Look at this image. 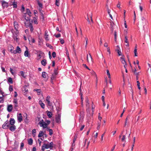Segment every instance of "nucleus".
<instances>
[{
	"label": "nucleus",
	"mask_w": 151,
	"mask_h": 151,
	"mask_svg": "<svg viewBox=\"0 0 151 151\" xmlns=\"http://www.w3.org/2000/svg\"><path fill=\"white\" fill-rule=\"evenodd\" d=\"M120 5H121V2L120 1H119L118 2V3L117 4V8H118L119 9H120L121 8L120 7Z\"/></svg>",
	"instance_id": "nucleus-41"
},
{
	"label": "nucleus",
	"mask_w": 151,
	"mask_h": 151,
	"mask_svg": "<svg viewBox=\"0 0 151 151\" xmlns=\"http://www.w3.org/2000/svg\"><path fill=\"white\" fill-rule=\"evenodd\" d=\"M31 20L30 21H26V22H24V24L27 27H28L29 26L30 24H32V23L30 22Z\"/></svg>",
	"instance_id": "nucleus-20"
},
{
	"label": "nucleus",
	"mask_w": 151,
	"mask_h": 151,
	"mask_svg": "<svg viewBox=\"0 0 151 151\" xmlns=\"http://www.w3.org/2000/svg\"><path fill=\"white\" fill-rule=\"evenodd\" d=\"M47 115L48 116L49 118H51L52 116V113L51 112L49 111H47Z\"/></svg>",
	"instance_id": "nucleus-25"
},
{
	"label": "nucleus",
	"mask_w": 151,
	"mask_h": 151,
	"mask_svg": "<svg viewBox=\"0 0 151 151\" xmlns=\"http://www.w3.org/2000/svg\"><path fill=\"white\" fill-rule=\"evenodd\" d=\"M114 39L115 41H116L117 37L116 32V31L114 32Z\"/></svg>",
	"instance_id": "nucleus-51"
},
{
	"label": "nucleus",
	"mask_w": 151,
	"mask_h": 151,
	"mask_svg": "<svg viewBox=\"0 0 151 151\" xmlns=\"http://www.w3.org/2000/svg\"><path fill=\"white\" fill-rule=\"evenodd\" d=\"M52 56L53 58H55L56 57V54L55 52H52Z\"/></svg>",
	"instance_id": "nucleus-55"
},
{
	"label": "nucleus",
	"mask_w": 151,
	"mask_h": 151,
	"mask_svg": "<svg viewBox=\"0 0 151 151\" xmlns=\"http://www.w3.org/2000/svg\"><path fill=\"white\" fill-rule=\"evenodd\" d=\"M44 135V133L42 131H40V132L39 134L38 135L39 137H42Z\"/></svg>",
	"instance_id": "nucleus-31"
},
{
	"label": "nucleus",
	"mask_w": 151,
	"mask_h": 151,
	"mask_svg": "<svg viewBox=\"0 0 151 151\" xmlns=\"http://www.w3.org/2000/svg\"><path fill=\"white\" fill-rule=\"evenodd\" d=\"M10 124L12 125H14L15 121L13 118H11L10 119Z\"/></svg>",
	"instance_id": "nucleus-18"
},
{
	"label": "nucleus",
	"mask_w": 151,
	"mask_h": 151,
	"mask_svg": "<svg viewBox=\"0 0 151 151\" xmlns=\"http://www.w3.org/2000/svg\"><path fill=\"white\" fill-rule=\"evenodd\" d=\"M141 19L142 21H146V19L144 17H141Z\"/></svg>",
	"instance_id": "nucleus-64"
},
{
	"label": "nucleus",
	"mask_w": 151,
	"mask_h": 151,
	"mask_svg": "<svg viewBox=\"0 0 151 151\" xmlns=\"http://www.w3.org/2000/svg\"><path fill=\"white\" fill-rule=\"evenodd\" d=\"M10 72H11V73L12 75L14 74L13 70V69L11 68H10Z\"/></svg>",
	"instance_id": "nucleus-63"
},
{
	"label": "nucleus",
	"mask_w": 151,
	"mask_h": 151,
	"mask_svg": "<svg viewBox=\"0 0 151 151\" xmlns=\"http://www.w3.org/2000/svg\"><path fill=\"white\" fill-rule=\"evenodd\" d=\"M18 36L15 35L14 34H13V38L15 40H16L17 42L18 40V39L17 37Z\"/></svg>",
	"instance_id": "nucleus-33"
},
{
	"label": "nucleus",
	"mask_w": 151,
	"mask_h": 151,
	"mask_svg": "<svg viewBox=\"0 0 151 151\" xmlns=\"http://www.w3.org/2000/svg\"><path fill=\"white\" fill-rule=\"evenodd\" d=\"M117 52L118 54V55L119 56H120L122 55V52L119 50L118 49L117 50Z\"/></svg>",
	"instance_id": "nucleus-59"
},
{
	"label": "nucleus",
	"mask_w": 151,
	"mask_h": 151,
	"mask_svg": "<svg viewBox=\"0 0 151 151\" xmlns=\"http://www.w3.org/2000/svg\"><path fill=\"white\" fill-rule=\"evenodd\" d=\"M14 25L15 29H18L19 25L17 22H14Z\"/></svg>",
	"instance_id": "nucleus-15"
},
{
	"label": "nucleus",
	"mask_w": 151,
	"mask_h": 151,
	"mask_svg": "<svg viewBox=\"0 0 151 151\" xmlns=\"http://www.w3.org/2000/svg\"><path fill=\"white\" fill-rule=\"evenodd\" d=\"M75 142H73L72 144L71 145V147L70 148V150L71 151H72L74 149V148L75 147Z\"/></svg>",
	"instance_id": "nucleus-28"
},
{
	"label": "nucleus",
	"mask_w": 151,
	"mask_h": 151,
	"mask_svg": "<svg viewBox=\"0 0 151 151\" xmlns=\"http://www.w3.org/2000/svg\"><path fill=\"white\" fill-rule=\"evenodd\" d=\"M85 116V112L83 111H81L80 112V116H82V120L84 118V116Z\"/></svg>",
	"instance_id": "nucleus-17"
},
{
	"label": "nucleus",
	"mask_w": 151,
	"mask_h": 151,
	"mask_svg": "<svg viewBox=\"0 0 151 151\" xmlns=\"http://www.w3.org/2000/svg\"><path fill=\"white\" fill-rule=\"evenodd\" d=\"M89 55L87 54V62L89 63V61H91L92 62V59L91 56V55L90 53H89Z\"/></svg>",
	"instance_id": "nucleus-11"
},
{
	"label": "nucleus",
	"mask_w": 151,
	"mask_h": 151,
	"mask_svg": "<svg viewBox=\"0 0 151 151\" xmlns=\"http://www.w3.org/2000/svg\"><path fill=\"white\" fill-rule=\"evenodd\" d=\"M41 63L42 65L44 66H45L47 64L46 60V59L43 60L41 61Z\"/></svg>",
	"instance_id": "nucleus-22"
},
{
	"label": "nucleus",
	"mask_w": 151,
	"mask_h": 151,
	"mask_svg": "<svg viewBox=\"0 0 151 151\" xmlns=\"http://www.w3.org/2000/svg\"><path fill=\"white\" fill-rule=\"evenodd\" d=\"M10 126V124L8 121H6L2 126V127L4 129H6Z\"/></svg>",
	"instance_id": "nucleus-2"
},
{
	"label": "nucleus",
	"mask_w": 151,
	"mask_h": 151,
	"mask_svg": "<svg viewBox=\"0 0 151 151\" xmlns=\"http://www.w3.org/2000/svg\"><path fill=\"white\" fill-rule=\"evenodd\" d=\"M120 59L121 60L122 63L123 64H125V65H127L126 63L125 60L124 58L123 57H121L120 58Z\"/></svg>",
	"instance_id": "nucleus-21"
},
{
	"label": "nucleus",
	"mask_w": 151,
	"mask_h": 151,
	"mask_svg": "<svg viewBox=\"0 0 151 151\" xmlns=\"http://www.w3.org/2000/svg\"><path fill=\"white\" fill-rule=\"evenodd\" d=\"M137 45H136L135 47L134 50V55L135 56H137Z\"/></svg>",
	"instance_id": "nucleus-26"
},
{
	"label": "nucleus",
	"mask_w": 151,
	"mask_h": 151,
	"mask_svg": "<svg viewBox=\"0 0 151 151\" xmlns=\"http://www.w3.org/2000/svg\"><path fill=\"white\" fill-rule=\"evenodd\" d=\"M2 6L4 8H7L8 6V4L7 2L4 1H1Z\"/></svg>",
	"instance_id": "nucleus-3"
},
{
	"label": "nucleus",
	"mask_w": 151,
	"mask_h": 151,
	"mask_svg": "<svg viewBox=\"0 0 151 151\" xmlns=\"http://www.w3.org/2000/svg\"><path fill=\"white\" fill-rule=\"evenodd\" d=\"M32 22H34L35 24H38L37 19L35 17L33 18Z\"/></svg>",
	"instance_id": "nucleus-23"
},
{
	"label": "nucleus",
	"mask_w": 151,
	"mask_h": 151,
	"mask_svg": "<svg viewBox=\"0 0 151 151\" xmlns=\"http://www.w3.org/2000/svg\"><path fill=\"white\" fill-rule=\"evenodd\" d=\"M37 2L39 7L42 9V4L40 2L39 0H38Z\"/></svg>",
	"instance_id": "nucleus-30"
},
{
	"label": "nucleus",
	"mask_w": 151,
	"mask_h": 151,
	"mask_svg": "<svg viewBox=\"0 0 151 151\" xmlns=\"http://www.w3.org/2000/svg\"><path fill=\"white\" fill-rule=\"evenodd\" d=\"M3 92L0 89V103L2 102L4 100Z\"/></svg>",
	"instance_id": "nucleus-6"
},
{
	"label": "nucleus",
	"mask_w": 151,
	"mask_h": 151,
	"mask_svg": "<svg viewBox=\"0 0 151 151\" xmlns=\"http://www.w3.org/2000/svg\"><path fill=\"white\" fill-rule=\"evenodd\" d=\"M55 36L56 38H59L60 37L61 35L59 33L57 35H55Z\"/></svg>",
	"instance_id": "nucleus-62"
},
{
	"label": "nucleus",
	"mask_w": 151,
	"mask_h": 151,
	"mask_svg": "<svg viewBox=\"0 0 151 151\" xmlns=\"http://www.w3.org/2000/svg\"><path fill=\"white\" fill-rule=\"evenodd\" d=\"M24 14L31 16V13L29 9H26V12Z\"/></svg>",
	"instance_id": "nucleus-12"
},
{
	"label": "nucleus",
	"mask_w": 151,
	"mask_h": 151,
	"mask_svg": "<svg viewBox=\"0 0 151 151\" xmlns=\"http://www.w3.org/2000/svg\"><path fill=\"white\" fill-rule=\"evenodd\" d=\"M125 135H123V137L122 138V142H124L125 141Z\"/></svg>",
	"instance_id": "nucleus-56"
},
{
	"label": "nucleus",
	"mask_w": 151,
	"mask_h": 151,
	"mask_svg": "<svg viewBox=\"0 0 151 151\" xmlns=\"http://www.w3.org/2000/svg\"><path fill=\"white\" fill-rule=\"evenodd\" d=\"M47 74L45 72H43L42 73V76L44 78H46Z\"/></svg>",
	"instance_id": "nucleus-36"
},
{
	"label": "nucleus",
	"mask_w": 151,
	"mask_h": 151,
	"mask_svg": "<svg viewBox=\"0 0 151 151\" xmlns=\"http://www.w3.org/2000/svg\"><path fill=\"white\" fill-rule=\"evenodd\" d=\"M13 104H15V103L17 104V103H18L17 99H13Z\"/></svg>",
	"instance_id": "nucleus-48"
},
{
	"label": "nucleus",
	"mask_w": 151,
	"mask_h": 151,
	"mask_svg": "<svg viewBox=\"0 0 151 151\" xmlns=\"http://www.w3.org/2000/svg\"><path fill=\"white\" fill-rule=\"evenodd\" d=\"M9 127L10 130L12 132L14 131L16 129V126L14 125H13Z\"/></svg>",
	"instance_id": "nucleus-16"
},
{
	"label": "nucleus",
	"mask_w": 151,
	"mask_h": 151,
	"mask_svg": "<svg viewBox=\"0 0 151 151\" xmlns=\"http://www.w3.org/2000/svg\"><path fill=\"white\" fill-rule=\"evenodd\" d=\"M128 117H129V116H127L125 119V124H124V127H125L126 126V125H127V120H128Z\"/></svg>",
	"instance_id": "nucleus-44"
},
{
	"label": "nucleus",
	"mask_w": 151,
	"mask_h": 151,
	"mask_svg": "<svg viewBox=\"0 0 151 151\" xmlns=\"http://www.w3.org/2000/svg\"><path fill=\"white\" fill-rule=\"evenodd\" d=\"M14 107L15 109L17 110V107L18 106V103L14 104Z\"/></svg>",
	"instance_id": "nucleus-43"
},
{
	"label": "nucleus",
	"mask_w": 151,
	"mask_h": 151,
	"mask_svg": "<svg viewBox=\"0 0 151 151\" xmlns=\"http://www.w3.org/2000/svg\"><path fill=\"white\" fill-rule=\"evenodd\" d=\"M106 72H107V75H108V78L109 79H110L111 77L110 74L109 73V70H106Z\"/></svg>",
	"instance_id": "nucleus-39"
},
{
	"label": "nucleus",
	"mask_w": 151,
	"mask_h": 151,
	"mask_svg": "<svg viewBox=\"0 0 151 151\" xmlns=\"http://www.w3.org/2000/svg\"><path fill=\"white\" fill-rule=\"evenodd\" d=\"M16 51L17 53H20L21 52V50L19 46H17L16 48Z\"/></svg>",
	"instance_id": "nucleus-27"
},
{
	"label": "nucleus",
	"mask_w": 151,
	"mask_h": 151,
	"mask_svg": "<svg viewBox=\"0 0 151 151\" xmlns=\"http://www.w3.org/2000/svg\"><path fill=\"white\" fill-rule=\"evenodd\" d=\"M28 85H25L22 88V91L24 92V93L25 94H26L27 92L28 91Z\"/></svg>",
	"instance_id": "nucleus-4"
},
{
	"label": "nucleus",
	"mask_w": 151,
	"mask_h": 151,
	"mask_svg": "<svg viewBox=\"0 0 151 151\" xmlns=\"http://www.w3.org/2000/svg\"><path fill=\"white\" fill-rule=\"evenodd\" d=\"M30 29V31L31 32H32L33 30V28L32 24H30L29 26L28 27Z\"/></svg>",
	"instance_id": "nucleus-34"
},
{
	"label": "nucleus",
	"mask_w": 151,
	"mask_h": 151,
	"mask_svg": "<svg viewBox=\"0 0 151 151\" xmlns=\"http://www.w3.org/2000/svg\"><path fill=\"white\" fill-rule=\"evenodd\" d=\"M46 45L47 47H49L51 49H53V47L51 46V45L49 44L48 43L46 44Z\"/></svg>",
	"instance_id": "nucleus-49"
},
{
	"label": "nucleus",
	"mask_w": 151,
	"mask_h": 151,
	"mask_svg": "<svg viewBox=\"0 0 151 151\" xmlns=\"http://www.w3.org/2000/svg\"><path fill=\"white\" fill-rule=\"evenodd\" d=\"M33 139L32 138L29 139L28 140V144L29 145H32L33 143Z\"/></svg>",
	"instance_id": "nucleus-24"
},
{
	"label": "nucleus",
	"mask_w": 151,
	"mask_h": 151,
	"mask_svg": "<svg viewBox=\"0 0 151 151\" xmlns=\"http://www.w3.org/2000/svg\"><path fill=\"white\" fill-rule=\"evenodd\" d=\"M49 35L48 34V31L47 30H46L45 32V40L47 41H48L49 40V39L48 38Z\"/></svg>",
	"instance_id": "nucleus-9"
},
{
	"label": "nucleus",
	"mask_w": 151,
	"mask_h": 151,
	"mask_svg": "<svg viewBox=\"0 0 151 151\" xmlns=\"http://www.w3.org/2000/svg\"><path fill=\"white\" fill-rule=\"evenodd\" d=\"M86 106L87 107V110H88V109H89V103H86Z\"/></svg>",
	"instance_id": "nucleus-60"
},
{
	"label": "nucleus",
	"mask_w": 151,
	"mask_h": 151,
	"mask_svg": "<svg viewBox=\"0 0 151 151\" xmlns=\"http://www.w3.org/2000/svg\"><path fill=\"white\" fill-rule=\"evenodd\" d=\"M83 66L85 67L87 69H88L89 70H90L89 69V68H88V67L85 64H83Z\"/></svg>",
	"instance_id": "nucleus-57"
},
{
	"label": "nucleus",
	"mask_w": 151,
	"mask_h": 151,
	"mask_svg": "<svg viewBox=\"0 0 151 151\" xmlns=\"http://www.w3.org/2000/svg\"><path fill=\"white\" fill-rule=\"evenodd\" d=\"M9 90L11 92L13 91V87L12 86H10L9 87Z\"/></svg>",
	"instance_id": "nucleus-52"
},
{
	"label": "nucleus",
	"mask_w": 151,
	"mask_h": 151,
	"mask_svg": "<svg viewBox=\"0 0 151 151\" xmlns=\"http://www.w3.org/2000/svg\"><path fill=\"white\" fill-rule=\"evenodd\" d=\"M61 115L58 114V116L56 117L55 120L57 123H59L61 122L60 121Z\"/></svg>",
	"instance_id": "nucleus-8"
},
{
	"label": "nucleus",
	"mask_w": 151,
	"mask_h": 151,
	"mask_svg": "<svg viewBox=\"0 0 151 151\" xmlns=\"http://www.w3.org/2000/svg\"><path fill=\"white\" fill-rule=\"evenodd\" d=\"M92 112H93L94 110L95 105L93 104V102H92Z\"/></svg>",
	"instance_id": "nucleus-50"
},
{
	"label": "nucleus",
	"mask_w": 151,
	"mask_h": 151,
	"mask_svg": "<svg viewBox=\"0 0 151 151\" xmlns=\"http://www.w3.org/2000/svg\"><path fill=\"white\" fill-rule=\"evenodd\" d=\"M26 48L27 50L24 52V55L25 57H29V55L30 56V55L29 53V52L27 47H26Z\"/></svg>",
	"instance_id": "nucleus-19"
},
{
	"label": "nucleus",
	"mask_w": 151,
	"mask_h": 151,
	"mask_svg": "<svg viewBox=\"0 0 151 151\" xmlns=\"http://www.w3.org/2000/svg\"><path fill=\"white\" fill-rule=\"evenodd\" d=\"M56 77V76L55 75H52L51 78V80H55V78Z\"/></svg>",
	"instance_id": "nucleus-35"
},
{
	"label": "nucleus",
	"mask_w": 151,
	"mask_h": 151,
	"mask_svg": "<svg viewBox=\"0 0 151 151\" xmlns=\"http://www.w3.org/2000/svg\"><path fill=\"white\" fill-rule=\"evenodd\" d=\"M59 0H56L55 4L56 5L58 6H59L60 3H59Z\"/></svg>",
	"instance_id": "nucleus-46"
},
{
	"label": "nucleus",
	"mask_w": 151,
	"mask_h": 151,
	"mask_svg": "<svg viewBox=\"0 0 151 151\" xmlns=\"http://www.w3.org/2000/svg\"><path fill=\"white\" fill-rule=\"evenodd\" d=\"M107 51L109 52V57H111V52L110 51V49L109 48H107Z\"/></svg>",
	"instance_id": "nucleus-58"
},
{
	"label": "nucleus",
	"mask_w": 151,
	"mask_h": 151,
	"mask_svg": "<svg viewBox=\"0 0 151 151\" xmlns=\"http://www.w3.org/2000/svg\"><path fill=\"white\" fill-rule=\"evenodd\" d=\"M40 126L41 127H42L43 129H45L47 127V124H46V123L45 122H43V123L42 122L40 123Z\"/></svg>",
	"instance_id": "nucleus-7"
},
{
	"label": "nucleus",
	"mask_w": 151,
	"mask_h": 151,
	"mask_svg": "<svg viewBox=\"0 0 151 151\" xmlns=\"http://www.w3.org/2000/svg\"><path fill=\"white\" fill-rule=\"evenodd\" d=\"M124 42H125L126 43H128L129 42L128 41L127 37V36H125Z\"/></svg>",
	"instance_id": "nucleus-38"
},
{
	"label": "nucleus",
	"mask_w": 151,
	"mask_h": 151,
	"mask_svg": "<svg viewBox=\"0 0 151 151\" xmlns=\"http://www.w3.org/2000/svg\"><path fill=\"white\" fill-rule=\"evenodd\" d=\"M21 75L24 78H25L26 76H24V73L23 71H21L20 72Z\"/></svg>",
	"instance_id": "nucleus-47"
},
{
	"label": "nucleus",
	"mask_w": 151,
	"mask_h": 151,
	"mask_svg": "<svg viewBox=\"0 0 151 151\" xmlns=\"http://www.w3.org/2000/svg\"><path fill=\"white\" fill-rule=\"evenodd\" d=\"M47 101V104L48 106H52V103L51 102H50V100L48 101Z\"/></svg>",
	"instance_id": "nucleus-53"
},
{
	"label": "nucleus",
	"mask_w": 151,
	"mask_h": 151,
	"mask_svg": "<svg viewBox=\"0 0 151 151\" xmlns=\"http://www.w3.org/2000/svg\"><path fill=\"white\" fill-rule=\"evenodd\" d=\"M60 42L62 44H63L64 43V40H63V39L61 38V39H60Z\"/></svg>",
	"instance_id": "nucleus-54"
},
{
	"label": "nucleus",
	"mask_w": 151,
	"mask_h": 151,
	"mask_svg": "<svg viewBox=\"0 0 151 151\" xmlns=\"http://www.w3.org/2000/svg\"><path fill=\"white\" fill-rule=\"evenodd\" d=\"M13 109V106L12 104L8 105L7 107V110L9 112H11Z\"/></svg>",
	"instance_id": "nucleus-10"
},
{
	"label": "nucleus",
	"mask_w": 151,
	"mask_h": 151,
	"mask_svg": "<svg viewBox=\"0 0 151 151\" xmlns=\"http://www.w3.org/2000/svg\"><path fill=\"white\" fill-rule=\"evenodd\" d=\"M114 25L113 24H113L111 23L110 24V26L111 27V30L112 32H113V27Z\"/></svg>",
	"instance_id": "nucleus-61"
},
{
	"label": "nucleus",
	"mask_w": 151,
	"mask_h": 151,
	"mask_svg": "<svg viewBox=\"0 0 151 151\" xmlns=\"http://www.w3.org/2000/svg\"><path fill=\"white\" fill-rule=\"evenodd\" d=\"M17 120L19 122H21L22 120V116L21 113H19L17 115Z\"/></svg>",
	"instance_id": "nucleus-5"
},
{
	"label": "nucleus",
	"mask_w": 151,
	"mask_h": 151,
	"mask_svg": "<svg viewBox=\"0 0 151 151\" xmlns=\"http://www.w3.org/2000/svg\"><path fill=\"white\" fill-rule=\"evenodd\" d=\"M47 129L49 130L50 135L51 136L53 134V131L52 129H49V128H47Z\"/></svg>",
	"instance_id": "nucleus-29"
},
{
	"label": "nucleus",
	"mask_w": 151,
	"mask_h": 151,
	"mask_svg": "<svg viewBox=\"0 0 151 151\" xmlns=\"http://www.w3.org/2000/svg\"><path fill=\"white\" fill-rule=\"evenodd\" d=\"M17 2H14H14L12 4V5L13 6V8H17Z\"/></svg>",
	"instance_id": "nucleus-32"
},
{
	"label": "nucleus",
	"mask_w": 151,
	"mask_h": 151,
	"mask_svg": "<svg viewBox=\"0 0 151 151\" xmlns=\"http://www.w3.org/2000/svg\"><path fill=\"white\" fill-rule=\"evenodd\" d=\"M39 103L41 107L42 108L44 109L45 108V105L42 102L41 100H40L39 102Z\"/></svg>",
	"instance_id": "nucleus-14"
},
{
	"label": "nucleus",
	"mask_w": 151,
	"mask_h": 151,
	"mask_svg": "<svg viewBox=\"0 0 151 151\" xmlns=\"http://www.w3.org/2000/svg\"><path fill=\"white\" fill-rule=\"evenodd\" d=\"M16 31L14 32V33L13 34H14L15 35L18 36L19 34V32L18 29H15Z\"/></svg>",
	"instance_id": "nucleus-45"
},
{
	"label": "nucleus",
	"mask_w": 151,
	"mask_h": 151,
	"mask_svg": "<svg viewBox=\"0 0 151 151\" xmlns=\"http://www.w3.org/2000/svg\"><path fill=\"white\" fill-rule=\"evenodd\" d=\"M32 134L33 137L35 136L36 135V130L35 129H33L32 131Z\"/></svg>",
	"instance_id": "nucleus-37"
},
{
	"label": "nucleus",
	"mask_w": 151,
	"mask_h": 151,
	"mask_svg": "<svg viewBox=\"0 0 151 151\" xmlns=\"http://www.w3.org/2000/svg\"><path fill=\"white\" fill-rule=\"evenodd\" d=\"M58 74V72L57 71V70L55 69L54 70V73L52 74L55 75L56 76V75Z\"/></svg>",
	"instance_id": "nucleus-40"
},
{
	"label": "nucleus",
	"mask_w": 151,
	"mask_h": 151,
	"mask_svg": "<svg viewBox=\"0 0 151 151\" xmlns=\"http://www.w3.org/2000/svg\"><path fill=\"white\" fill-rule=\"evenodd\" d=\"M54 144L52 142H51L50 143H44L42 147V150H44L45 149L50 148V149H52L53 147Z\"/></svg>",
	"instance_id": "nucleus-1"
},
{
	"label": "nucleus",
	"mask_w": 151,
	"mask_h": 151,
	"mask_svg": "<svg viewBox=\"0 0 151 151\" xmlns=\"http://www.w3.org/2000/svg\"><path fill=\"white\" fill-rule=\"evenodd\" d=\"M23 16L24 17L25 19L27 22L28 21H30L31 20L30 17L31 16H29L28 15H25L24 14Z\"/></svg>",
	"instance_id": "nucleus-13"
},
{
	"label": "nucleus",
	"mask_w": 151,
	"mask_h": 151,
	"mask_svg": "<svg viewBox=\"0 0 151 151\" xmlns=\"http://www.w3.org/2000/svg\"><path fill=\"white\" fill-rule=\"evenodd\" d=\"M8 82L9 83H13V81L12 79L11 78H9L8 79Z\"/></svg>",
	"instance_id": "nucleus-42"
}]
</instances>
